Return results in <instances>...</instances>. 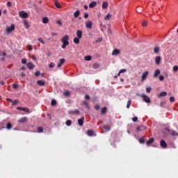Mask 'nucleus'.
I'll return each instance as SVG.
<instances>
[{"instance_id": "obj_1", "label": "nucleus", "mask_w": 178, "mask_h": 178, "mask_svg": "<svg viewBox=\"0 0 178 178\" xmlns=\"http://www.w3.org/2000/svg\"><path fill=\"white\" fill-rule=\"evenodd\" d=\"M61 42H63L62 48L65 49L67 45H69V35H65L61 38Z\"/></svg>"}, {"instance_id": "obj_2", "label": "nucleus", "mask_w": 178, "mask_h": 178, "mask_svg": "<svg viewBox=\"0 0 178 178\" xmlns=\"http://www.w3.org/2000/svg\"><path fill=\"white\" fill-rule=\"evenodd\" d=\"M15 29V24H11L10 26H7L6 28V32L7 34H10V33H12V31H13Z\"/></svg>"}, {"instance_id": "obj_3", "label": "nucleus", "mask_w": 178, "mask_h": 178, "mask_svg": "<svg viewBox=\"0 0 178 178\" xmlns=\"http://www.w3.org/2000/svg\"><path fill=\"white\" fill-rule=\"evenodd\" d=\"M19 15V17H22V19H27V17H29V14L24 11H20Z\"/></svg>"}, {"instance_id": "obj_4", "label": "nucleus", "mask_w": 178, "mask_h": 178, "mask_svg": "<svg viewBox=\"0 0 178 178\" xmlns=\"http://www.w3.org/2000/svg\"><path fill=\"white\" fill-rule=\"evenodd\" d=\"M148 74H149V72L148 71H145L143 73L141 76V81H144L145 80H147V77H148Z\"/></svg>"}, {"instance_id": "obj_5", "label": "nucleus", "mask_w": 178, "mask_h": 178, "mask_svg": "<svg viewBox=\"0 0 178 178\" xmlns=\"http://www.w3.org/2000/svg\"><path fill=\"white\" fill-rule=\"evenodd\" d=\"M141 97L143 98V101L147 104H149V102H151V99H149V97L145 95H142Z\"/></svg>"}, {"instance_id": "obj_6", "label": "nucleus", "mask_w": 178, "mask_h": 178, "mask_svg": "<svg viewBox=\"0 0 178 178\" xmlns=\"http://www.w3.org/2000/svg\"><path fill=\"white\" fill-rule=\"evenodd\" d=\"M17 111H23V112H26L27 113H29L30 112V110L29 109V108L27 107H17Z\"/></svg>"}, {"instance_id": "obj_7", "label": "nucleus", "mask_w": 178, "mask_h": 178, "mask_svg": "<svg viewBox=\"0 0 178 178\" xmlns=\"http://www.w3.org/2000/svg\"><path fill=\"white\" fill-rule=\"evenodd\" d=\"M84 116H82L81 118L78 120V124L79 126H83L84 124V120H85Z\"/></svg>"}, {"instance_id": "obj_8", "label": "nucleus", "mask_w": 178, "mask_h": 178, "mask_svg": "<svg viewBox=\"0 0 178 178\" xmlns=\"http://www.w3.org/2000/svg\"><path fill=\"white\" fill-rule=\"evenodd\" d=\"M29 119L27 117H23L18 120V123H26Z\"/></svg>"}, {"instance_id": "obj_9", "label": "nucleus", "mask_w": 178, "mask_h": 178, "mask_svg": "<svg viewBox=\"0 0 178 178\" xmlns=\"http://www.w3.org/2000/svg\"><path fill=\"white\" fill-rule=\"evenodd\" d=\"M86 27L87 29H92V22L91 21H86Z\"/></svg>"}, {"instance_id": "obj_10", "label": "nucleus", "mask_w": 178, "mask_h": 178, "mask_svg": "<svg viewBox=\"0 0 178 178\" xmlns=\"http://www.w3.org/2000/svg\"><path fill=\"white\" fill-rule=\"evenodd\" d=\"M160 145L162 148H166V147H168V144L164 140H161Z\"/></svg>"}, {"instance_id": "obj_11", "label": "nucleus", "mask_w": 178, "mask_h": 178, "mask_svg": "<svg viewBox=\"0 0 178 178\" xmlns=\"http://www.w3.org/2000/svg\"><path fill=\"white\" fill-rule=\"evenodd\" d=\"M136 130L137 131H143L144 130H147V127H145V126L140 125L137 127Z\"/></svg>"}, {"instance_id": "obj_12", "label": "nucleus", "mask_w": 178, "mask_h": 178, "mask_svg": "<svg viewBox=\"0 0 178 178\" xmlns=\"http://www.w3.org/2000/svg\"><path fill=\"white\" fill-rule=\"evenodd\" d=\"M69 115H79L80 113V111L75 110V111H68Z\"/></svg>"}, {"instance_id": "obj_13", "label": "nucleus", "mask_w": 178, "mask_h": 178, "mask_svg": "<svg viewBox=\"0 0 178 178\" xmlns=\"http://www.w3.org/2000/svg\"><path fill=\"white\" fill-rule=\"evenodd\" d=\"M162 58H161V56H156L155 58V63L156 65H159L161 63V60Z\"/></svg>"}, {"instance_id": "obj_14", "label": "nucleus", "mask_w": 178, "mask_h": 178, "mask_svg": "<svg viewBox=\"0 0 178 178\" xmlns=\"http://www.w3.org/2000/svg\"><path fill=\"white\" fill-rule=\"evenodd\" d=\"M76 35H77L78 38H80V39L82 38V37H83V31L81 30H78L76 31Z\"/></svg>"}, {"instance_id": "obj_15", "label": "nucleus", "mask_w": 178, "mask_h": 178, "mask_svg": "<svg viewBox=\"0 0 178 178\" xmlns=\"http://www.w3.org/2000/svg\"><path fill=\"white\" fill-rule=\"evenodd\" d=\"M23 23H24V26L25 29H30V25L29 24V22H27V20L24 19Z\"/></svg>"}, {"instance_id": "obj_16", "label": "nucleus", "mask_w": 178, "mask_h": 178, "mask_svg": "<svg viewBox=\"0 0 178 178\" xmlns=\"http://www.w3.org/2000/svg\"><path fill=\"white\" fill-rule=\"evenodd\" d=\"M65 58H60V63H58V64L57 65V67H62V65H63V63H65Z\"/></svg>"}, {"instance_id": "obj_17", "label": "nucleus", "mask_w": 178, "mask_h": 178, "mask_svg": "<svg viewBox=\"0 0 178 178\" xmlns=\"http://www.w3.org/2000/svg\"><path fill=\"white\" fill-rule=\"evenodd\" d=\"M120 54V49H115L113 52H112V55H114V56H117V55H119Z\"/></svg>"}, {"instance_id": "obj_18", "label": "nucleus", "mask_w": 178, "mask_h": 178, "mask_svg": "<svg viewBox=\"0 0 178 178\" xmlns=\"http://www.w3.org/2000/svg\"><path fill=\"white\" fill-rule=\"evenodd\" d=\"M26 65H27V67L29 68L31 70V69H34V67H35L34 64H33V63H31V62L27 63Z\"/></svg>"}, {"instance_id": "obj_19", "label": "nucleus", "mask_w": 178, "mask_h": 178, "mask_svg": "<svg viewBox=\"0 0 178 178\" xmlns=\"http://www.w3.org/2000/svg\"><path fill=\"white\" fill-rule=\"evenodd\" d=\"M95 6H97V1H92L89 4V8H90V9H92V8H95Z\"/></svg>"}, {"instance_id": "obj_20", "label": "nucleus", "mask_w": 178, "mask_h": 178, "mask_svg": "<svg viewBox=\"0 0 178 178\" xmlns=\"http://www.w3.org/2000/svg\"><path fill=\"white\" fill-rule=\"evenodd\" d=\"M159 74H161V70L158 69L155 71V72L154 74V77H158V76H159Z\"/></svg>"}, {"instance_id": "obj_21", "label": "nucleus", "mask_w": 178, "mask_h": 178, "mask_svg": "<svg viewBox=\"0 0 178 178\" xmlns=\"http://www.w3.org/2000/svg\"><path fill=\"white\" fill-rule=\"evenodd\" d=\"M80 16V10H78L74 13V17L77 18Z\"/></svg>"}, {"instance_id": "obj_22", "label": "nucleus", "mask_w": 178, "mask_h": 178, "mask_svg": "<svg viewBox=\"0 0 178 178\" xmlns=\"http://www.w3.org/2000/svg\"><path fill=\"white\" fill-rule=\"evenodd\" d=\"M152 143H154V138H149L146 144L147 145H149L150 144H152Z\"/></svg>"}, {"instance_id": "obj_23", "label": "nucleus", "mask_w": 178, "mask_h": 178, "mask_svg": "<svg viewBox=\"0 0 178 178\" xmlns=\"http://www.w3.org/2000/svg\"><path fill=\"white\" fill-rule=\"evenodd\" d=\"M37 84H38V86H45V81L42 80H38L37 81Z\"/></svg>"}, {"instance_id": "obj_24", "label": "nucleus", "mask_w": 178, "mask_h": 178, "mask_svg": "<svg viewBox=\"0 0 178 178\" xmlns=\"http://www.w3.org/2000/svg\"><path fill=\"white\" fill-rule=\"evenodd\" d=\"M42 22V23H44V24H47V23H48V22H49V19H48L47 17H43Z\"/></svg>"}, {"instance_id": "obj_25", "label": "nucleus", "mask_w": 178, "mask_h": 178, "mask_svg": "<svg viewBox=\"0 0 178 178\" xmlns=\"http://www.w3.org/2000/svg\"><path fill=\"white\" fill-rule=\"evenodd\" d=\"M93 69H99V67H101V65H99V63H94L92 65Z\"/></svg>"}, {"instance_id": "obj_26", "label": "nucleus", "mask_w": 178, "mask_h": 178, "mask_svg": "<svg viewBox=\"0 0 178 178\" xmlns=\"http://www.w3.org/2000/svg\"><path fill=\"white\" fill-rule=\"evenodd\" d=\"M108 2L104 1L102 3V9H106L108 8Z\"/></svg>"}, {"instance_id": "obj_27", "label": "nucleus", "mask_w": 178, "mask_h": 178, "mask_svg": "<svg viewBox=\"0 0 178 178\" xmlns=\"http://www.w3.org/2000/svg\"><path fill=\"white\" fill-rule=\"evenodd\" d=\"M37 133H44V128L42 127H38Z\"/></svg>"}, {"instance_id": "obj_28", "label": "nucleus", "mask_w": 178, "mask_h": 178, "mask_svg": "<svg viewBox=\"0 0 178 178\" xmlns=\"http://www.w3.org/2000/svg\"><path fill=\"white\" fill-rule=\"evenodd\" d=\"M88 136H94V131L92 130H88L87 131Z\"/></svg>"}, {"instance_id": "obj_29", "label": "nucleus", "mask_w": 178, "mask_h": 178, "mask_svg": "<svg viewBox=\"0 0 178 178\" xmlns=\"http://www.w3.org/2000/svg\"><path fill=\"white\" fill-rule=\"evenodd\" d=\"M106 111H107L106 107L102 108V109H101V114L102 115H104V113L106 112Z\"/></svg>"}, {"instance_id": "obj_30", "label": "nucleus", "mask_w": 178, "mask_h": 178, "mask_svg": "<svg viewBox=\"0 0 178 178\" xmlns=\"http://www.w3.org/2000/svg\"><path fill=\"white\" fill-rule=\"evenodd\" d=\"M6 129L7 130H10V129H12V124L10 122L7 123Z\"/></svg>"}, {"instance_id": "obj_31", "label": "nucleus", "mask_w": 178, "mask_h": 178, "mask_svg": "<svg viewBox=\"0 0 178 178\" xmlns=\"http://www.w3.org/2000/svg\"><path fill=\"white\" fill-rule=\"evenodd\" d=\"M74 44H80V38H74Z\"/></svg>"}, {"instance_id": "obj_32", "label": "nucleus", "mask_w": 178, "mask_h": 178, "mask_svg": "<svg viewBox=\"0 0 178 178\" xmlns=\"http://www.w3.org/2000/svg\"><path fill=\"white\" fill-rule=\"evenodd\" d=\"M170 134H171V136H173L174 137H176L178 136V134H177V132H176V131H171Z\"/></svg>"}, {"instance_id": "obj_33", "label": "nucleus", "mask_w": 178, "mask_h": 178, "mask_svg": "<svg viewBox=\"0 0 178 178\" xmlns=\"http://www.w3.org/2000/svg\"><path fill=\"white\" fill-rule=\"evenodd\" d=\"M63 95H64L65 97H69V95H70V91H69V90H65V91L64 92V93H63Z\"/></svg>"}, {"instance_id": "obj_34", "label": "nucleus", "mask_w": 178, "mask_h": 178, "mask_svg": "<svg viewBox=\"0 0 178 178\" xmlns=\"http://www.w3.org/2000/svg\"><path fill=\"white\" fill-rule=\"evenodd\" d=\"M103 128L106 131H109L111 130V127L109 125H105Z\"/></svg>"}, {"instance_id": "obj_35", "label": "nucleus", "mask_w": 178, "mask_h": 178, "mask_svg": "<svg viewBox=\"0 0 178 178\" xmlns=\"http://www.w3.org/2000/svg\"><path fill=\"white\" fill-rule=\"evenodd\" d=\"M6 127H5V123L3 122H0V130H2V129H6Z\"/></svg>"}, {"instance_id": "obj_36", "label": "nucleus", "mask_w": 178, "mask_h": 178, "mask_svg": "<svg viewBox=\"0 0 178 178\" xmlns=\"http://www.w3.org/2000/svg\"><path fill=\"white\" fill-rule=\"evenodd\" d=\"M55 6L58 8V9H60V8H62V6H60V3H59V2L58 1H55Z\"/></svg>"}, {"instance_id": "obj_37", "label": "nucleus", "mask_w": 178, "mask_h": 178, "mask_svg": "<svg viewBox=\"0 0 178 178\" xmlns=\"http://www.w3.org/2000/svg\"><path fill=\"white\" fill-rule=\"evenodd\" d=\"M83 104L85 105V106H86V108H87V109H90V106L88 105V103H87L86 101H83Z\"/></svg>"}, {"instance_id": "obj_38", "label": "nucleus", "mask_w": 178, "mask_h": 178, "mask_svg": "<svg viewBox=\"0 0 178 178\" xmlns=\"http://www.w3.org/2000/svg\"><path fill=\"white\" fill-rule=\"evenodd\" d=\"M154 54H158L159 52V47H155L154 48Z\"/></svg>"}, {"instance_id": "obj_39", "label": "nucleus", "mask_w": 178, "mask_h": 178, "mask_svg": "<svg viewBox=\"0 0 178 178\" xmlns=\"http://www.w3.org/2000/svg\"><path fill=\"white\" fill-rule=\"evenodd\" d=\"M66 126H72V120H67L65 122Z\"/></svg>"}, {"instance_id": "obj_40", "label": "nucleus", "mask_w": 178, "mask_h": 178, "mask_svg": "<svg viewBox=\"0 0 178 178\" xmlns=\"http://www.w3.org/2000/svg\"><path fill=\"white\" fill-rule=\"evenodd\" d=\"M138 141L140 144H144L145 143V140L143 138H139Z\"/></svg>"}, {"instance_id": "obj_41", "label": "nucleus", "mask_w": 178, "mask_h": 178, "mask_svg": "<svg viewBox=\"0 0 178 178\" xmlns=\"http://www.w3.org/2000/svg\"><path fill=\"white\" fill-rule=\"evenodd\" d=\"M26 48L29 51H33V45L29 44L26 46Z\"/></svg>"}, {"instance_id": "obj_42", "label": "nucleus", "mask_w": 178, "mask_h": 178, "mask_svg": "<svg viewBox=\"0 0 178 178\" xmlns=\"http://www.w3.org/2000/svg\"><path fill=\"white\" fill-rule=\"evenodd\" d=\"M49 67H50V69H52L54 67H55V63L52 62L49 65Z\"/></svg>"}, {"instance_id": "obj_43", "label": "nucleus", "mask_w": 178, "mask_h": 178, "mask_svg": "<svg viewBox=\"0 0 178 178\" xmlns=\"http://www.w3.org/2000/svg\"><path fill=\"white\" fill-rule=\"evenodd\" d=\"M51 106H55V105H56V100L55 99L51 100Z\"/></svg>"}, {"instance_id": "obj_44", "label": "nucleus", "mask_w": 178, "mask_h": 178, "mask_svg": "<svg viewBox=\"0 0 178 178\" xmlns=\"http://www.w3.org/2000/svg\"><path fill=\"white\" fill-rule=\"evenodd\" d=\"M111 17H112V15L111 14H108L106 17H105V20H109V19H111Z\"/></svg>"}, {"instance_id": "obj_45", "label": "nucleus", "mask_w": 178, "mask_h": 178, "mask_svg": "<svg viewBox=\"0 0 178 178\" xmlns=\"http://www.w3.org/2000/svg\"><path fill=\"white\" fill-rule=\"evenodd\" d=\"M168 93L166 92H161V93H160V97H166V95H167Z\"/></svg>"}, {"instance_id": "obj_46", "label": "nucleus", "mask_w": 178, "mask_h": 178, "mask_svg": "<svg viewBox=\"0 0 178 178\" xmlns=\"http://www.w3.org/2000/svg\"><path fill=\"white\" fill-rule=\"evenodd\" d=\"M91 59H92L91 56H85V60H91Z\"/></svg>"}, {"instance_id": "obj_47", "label": "nucleus", "mask_w": 178, "mask_h": 178, "mask_svg": "<svg viewBox=\"0 0 178 178\" xmlns=\"http://www.w3.org/2000/svg\"><path fill=\"white\" fill-rule=\"evenodd\" d=\"M111 29V25H108V34H112V29Z\"/></svg>"}, {"instance_id": "obj_48", "label": "nucleus", "mask_w": 178, "mask_h": 178, "mask_svg": "<svg viewBox=\"0 0 178 178\" xmlns=\"http://www.w3.org/2000/svg\"><path fill=\"white\" fill-rule=\"evenodd\" d=\"M130 105H131V100H129L127 102V108H130Z\"/></svg>"}, {"instance_id": "obj_49", "label": "nucleus", "mask_w": 178, "mask_h": 178, "mask_svg": "<svg viewBox=\"0 0 178 178\" xmlns=\"http://www.w3.org/2000/svg\"><path fill=\"white\" fill-rule=\"evenodd\" d=\"M147 24H148V22H147V21H144L142 23V26H143V27H146V26H147Z\"/></svg>"}, {"instance_id": "obj_50", "label": "nucleus", "mask_w": 178, "mask_h": 178, "mask_svg": "<svg viewBox=\"0 0 178 178\" xmlns=\"http://www.w3.org/2000/svg\"><path fill=\"white\" fill-rule=\"evenodd\" d=\"M101 108V106H99V104H96L95 106V109L96 110V111H99V108Z\"/></svg>"}, {"instance_id": "obj_51", "label": "nucleus", "mask_w": 178, "mask_h": 178, "mask_svg": "<svg viewBox=\"0 0 178 178\" xmlns=\"http://www.w3.org/2000/svg\"><path fill=\"white\" fill-rule=\"evenodd\" d=\"M173 72H177L178 70V66L177 65H175L172 68Z\"/></svg>"}, {"instance_id": "obj_52", "label": "nucleus", "mask_w": 178, "mask_h": 178, "mask_svg": "<svg viewBox=\"0 0 178 178\" xmlns=\"http://www.w3.org/2000/svg\"><path fill=\"white\" fill-rule=\"evenodd\" d=\"M39 42H41V44H45V42L44 41V40H42V38H40L38 39Z\"/></svg>"}, {"instance_id": "obj_53", "label": "nucleus", "mask_w": 178, "mask_h": 178, "mask_svg": "<svg viewBox=\"0 0 178 178\" xmlns=\"http://www.w3.org/2000/svg\"><path fill=\"white\" fill-rule=\"evenodd\" d=\"M165 79V76L163 75H160L159 76V80L160 81H163V79Z\"/></svg>"}, {"instance_id": "obj_54", "label": "nucleus", "mask_w": 178, "mask_h": 178, "mask_svg": "<svg viewBox=\"0 0 178 178\" xmlns=\"http://www.w3.org/2000/svg\"><path fill=\"white\" fill-rule=\"evenodd\" d=\"M22 63L23 65H26V63H27V60L25 59V58H23V59L22 60Z\"/></svg>"}, {"instance_id": "obj_55", "label": "nucleus", "mask_w": 178, "mask_h": 178, "mask_svg": "<svg viewBox=\"0 0 178 178\" xmlns=\"http://www.w3.org/2000/svg\"><path fill=\"white\" fill-rule=\"evenodd\" d=\"M17 87H18L17 84H16V83L13 84V88H14V90H16V88H17Z\"/></svg>"}, {"instance_id": "obj_56", "label": "nucleus", "mask_w": 178, "mask_h": 178, "mask_svg": "<svg viewBox=\"0 0 178 178\" xmlns=\"http://www.w3.org/2000/svg\"><path fill=\"white\" fill-rule=\"evenodd\" d=\"M7 6H8V8H11L12 7V2L8 1L7 2Z\"/></svg>"}, {"instance_id": "obj_57", "label": "nucleus", "mask_w": 178, "mask_h": 178, "mask_svg": "<svg viewBox=\"0 0 178 178\" xmlns=\"http://www.w3.org/2000/svg\"><path fill=\"white\" fill-rule=\"evenodd\" d=\"M31 59H33V60H37V56H35V55H32L31 56Z\"/></svg>"}, {"instance_id": "obj_58", "label": "nucleus", "mask_w": 178, "mask_h": 178, "mask_svg": "<svg viewBox=\"0 0 178 178\" xmlns=\"http://www.w3.org/2000/svg\"><path fill=\"white\" fill-rule=\"evenodd\" d=\"M126 72H127L126 69H122L121 70H120V73H126Z\"/></svg>"}, {"instance_id": "obj_59", "label": "nucleus", "mask_w": 178, "mask_h": 178, "mask_svg": "<svg viewBox=\"0 0 178 178\" xmlns=\"http://www.w3.org/2000/svg\"><path fill=\"white\" fill-rule=\"evenodd\" d=\"M170 102H175V97H170Z\"/></svg>"}, {"instance_id": "obj_60", "label": "nucleus", "mask_w": 178, "mask_h": 178, "mask_svg": "<svg viewBox=\"0 0 178 178\" xmlns=\"http://www.w3.org/2000/svg\"><path fill=\"white\" fill-rule=\"evenodd\" d=\"M84 98H85V99L88 100V99H90V95H86Z\"/></svg>"}, {"instance_id": "obj_61", "label": "nucleus", "mask_w": 178, "mask_h": 178, "mask_svg": "<svg viewBox=\"0 0 178 178\" xmlns=\"http://www.w3.org/2000/svg\"><path fill=\"white\" fill-rule=\"evenodd\" d=\"M151 90H152L151 88L147 87V88H146V92H151Z\"/></svg>"}, {"instance_id": "obj_62", "label": "nucleus", "mask_w": 178, "mask_h": 178, "mask_svg": "<svg viewBox=\"0 0 178 178\" xmlns=\"http://www.w3.org/2000/svg\"><path fill=\"white\" fill-rule=\"evenodd\" d=\"M132 120H133L134 122H137V121L138 120V118H137V117H134V118H132Z\"/></svg>"}, {"instance_id": "obj_63", "label": "nucleus", "mask_w": 178, "mask_h": 178, "mask_svg": "<svg viewBox=\"0 0 178 178\" xmlns=\"http://www.w3.org/2000/svg\"><path fill=\"white\" fill-rule=\"evenodd\" d=\"M102 41V38H99L98 39L96 40V42H101Z\"/></svg>"}, {"instance_id": "obj_64", "label": "nucleus", "mask_w": 178, "mask_h": 178, "mask_svg": "<svg viewBox=\"0 0 178 178\" xmlns=\"http://www.w3.org/2000/svg\"><path fill=\"white\" fill-rule=\"evenodd\" d=\"M13 105H17V100H14L12 102Z\"/></svg>"}]
</instances>
